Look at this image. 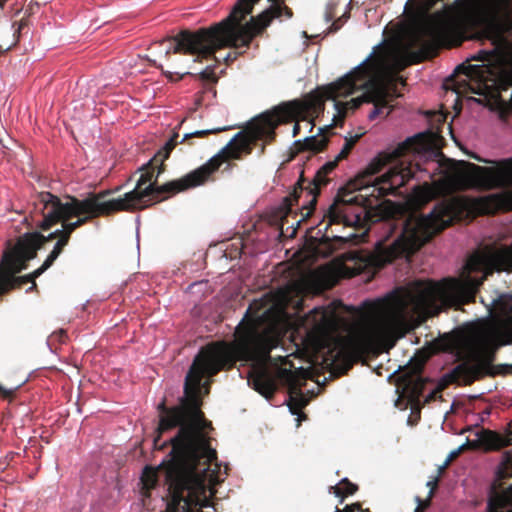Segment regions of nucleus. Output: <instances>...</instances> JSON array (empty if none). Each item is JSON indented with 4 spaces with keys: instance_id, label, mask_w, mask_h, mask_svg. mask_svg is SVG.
Masks as SVG:
<instances>
[{
    "instance_id": "nucleus-1",
    "label": "nucleus",
    "mask_w": 512,
    "mask_h": 512,
    "mask_svg": "<svg viewBox=\"0 0 512 512\" xmlns=\"http://www.w3.org/2000/svg\"><path fill=\"white\" fill-rule=\"evenodd\" d=\"M224 369V339L207 344L195 356L185 377L184 395L175 406L168 407L164 398L157 406L159 423L157 445L161 434L178 428L168 459L156 468L146 466L141 482L146 493L154 489L158 474L168 486L166 512H201L209 505L208 485L219 470L216 450L211 447L207 429L211 423L201 410L203 390L208 393V379Z\"/></svg>"
},
{
    "instance_id": "nucleus-2",
    "label": "nucleus",
    "mask_w": 512,
    "mask_h": 512,
    "mask_svg": "<svg viewBox=\"0 0 512 512\" xmlns=\"http://www.w3.org/2000/svg\"><path fill=\"white\" fill-rule=\"evenodd\" d=\"M453 26L454 19L450 14L437 12L413 21L400 43L375 45L352 70L325 87L324 98L334 102L333 122L343 118L347 110L356 109L363 103L373 104L367 115L369 120L380 115L388 116L391 112L389 99L397 95L395 86L398 82L403 84L397 72L410 63L409 50L428 46L430 42L446 36Z\"/></svg>"
},
{
    "instance_id": "nucleus-3",
    "label": "nucleus",
    "mask_w": 512,
    "mask_h": 512,
    "mask_svg": "<svg viewBox=\"0 0 512 512\" xmlns=\"http://www.w3.org/2000/svg\"><path fill=\"white\" fill-rule=\"evenodd\" d=\"M120 189L121 187H117L115 191ZM113 192L114 190H105L99 193H90L84 199L68 196V201L65 203L50 192H41L36 196L30 211V225L40 231L23 234L14 245L9 244L5 250L13 263L22 267L21 271H23L28 267V262L37 256L38 250L47 242L57 239L43 264L32 273L24 275L32 283L27 292L36 289L35 279L52 266L63 252L64 247L68 245L71 235L76 229L95 218L106 217L118 212L119 207L116 206L118 203H112L110 199L106 200V197Z\"/></svg>"
},
{
    "instance_id": "nucleus-4",
    "label": "nucleus",
    "mask_w": 512,
    "mask_h": 512,
    "mask_svg": "<svg viewBox=\"0 0 512 512\" xmlns=\"http://www.w3.org/2000/svg\"><path fill=\"white\" fill-rule=\"evenodd\" d=\"M292 290L289 287L281 288L275 293L263 296L259 301L251 304L247 310L254 320L250 330L248 344L262 352V364L254 369L248 383L255 391L269 399L277 388V383L288 386V399L286 404L292 415H295L299 425L304 414L301 409L307 405L309 399L300 391L308 371L302 366H296L290 357L271 356L269 352L278 346L279 337L290 326V315L286 311L289 304L298 307L300 300L292 301Z\"/></svg>"
},
{
    "instance_id": "nucleus-5",
    "label": "nucleus",
    "mask_w": 512,
    "mask_h": 512,
    "mask_svg": "<svg viewBox=\"0 0 512 512\" xmlns=\"http://www.w3.org/2000/svg\"><path fill=\"white\" fill-rule=\"evenodd\" d=\"M178 139V132H174L153 158L142 166L143 173L132 191L125 193L123 197L110 199L112 203H118L116 205L119 207L118 212L144 209L152 201L160 202L169 196L215 181L216 174L224 163V147L205 164L179 179L169 181L163 185H157V180L152 182L155 169H157V177L165 171L166 165L164 162L179 143Z\"/></svg>"
},
{
    "instance_id": "nucleus-6",
    "label": "nucleus",
    "mask_w": 512,
    "mask_h": 512,
    "mask_svg": "<svg viewBox=\"0 0 512 512\" xmlns=\"http://www.w3.org/2000/svg\"><path fill=\"white\" fill-rule=\"evenodd\" d=\"M482 303L492 320L470 347L469 358L453 370L455 379L465 384L490 374L494 350L512 343V293L494 291L489 302Z\"/></svg>"
},
{
    "instance_id": "nucleus-7",
    "label": "nucleus",
    "mask_w": 512,
    "mask_h": 512,
    "mask_svg": "<svg viewBox=\"0 0 512 512\" xmlns=\"http://www.w3.org/2000/svg\"><path fill=\"white\" fill-rule=\"evenodd\" d=\"M457 216L450 202L437 204L426 215L401 214L381 224V240L377 242L384 261L419 249L435 233L449 225Z\"/></svg>"
},
{
    "instance_id": "nucleus-8",
    "label": "nucleus",
    "mask_w": 512,
    "mask_h": 512,
    "mask_svg": "<svg viewBox=\"0 0 512 512\" xmlns=\"http://www.w3.org/2000/svg\"><path fill=\"white\" fill-rule=\"evenodd\" d=\"M474 158L489 166H479L466 161L449 160L443 180L449 190L497 189L512 186V157L499 161ZM486 212L512 209V190L492 194L485 198Z\"/></svg>"
},
{
    "instance_id": "nucleus-9",
    "label": "nucleus",
    "mask_w": 512,
    "mask_h": 512,
    "mask_svg": "<svg viewBox=\"0 0 512 512\" xmlns=\"http://www.w3.org/2000/svg\"><path fill=\"white\" fill-rule=\"evenodd\" d=\"M238 0L226 17V47H246L253 37L265 29L274 18L292 16L279 0H247L238 6Z\"/></svg>"
},
{
    "instance_id": "nucleus-10",
    "label": "nucleus",
    "mask_w": 512,
    "mask_h": 512,
    "mask_svg": "<svg viewBox=\"0 0 512 512\" xmlns=\"http://www.w3.org/2000/svg\"><path fill=\"white\" fill-rule=\"evenodd\" d=\"M512 271V248H489L474 252L466 261L459 278H451V306L469 302L489 273Z\"/></svg>"
},
{
    "instance_id": "nucleus-11",
    "label": "nucleus",
    "mask_w": 512,
    "mask_h": 512,
    "mask_svg": "<svg viewBox=\"0 0 512 512\" xmlns=\"http://www.w3.org/2000/svg\"><path fill=\"white\" fill-rule=\"evenodd\" d=\"M169 46L165 50V56L171 53L197 55L208 58L219 49L224 48V19L208 27L197 31L182 30L175 36L163 40Z\"/></svg>"
},
{
    "instance_id": "nucleus-12",
    "label": "nucleus",
    "mask_w": 512,
    "mask_h": 512,
    "mask_svg": "<svg viewBox=\"0 0 512 512\" xmlns=\"http://www.w3.org/2000/svg\"><path fill=\"white\" fill-rule=\"evenodd\" d=\"M462 14L472 24L496 25L512 11V0H456Z\"/></svg>"
},
{
    "instance_id": "nucleus-13",
    "label": "nucleus",
    "mask_w": 512,
    "mask_h": 512,
    "mask_svg": "<svg viewBox=\"0 0 512 512\" xmlns=\"http://www.w3.org/2000/svg\"><path fill=\"white\" fill-rule=\"evenodd\" d=\"M280 121V115L265 113L254 120L248 131L236 133L226 142V161L228 159H239L242 154L248 153L250 143L257 138L270 136Z\"/></svg>"
},
{
    "instance_id": "nucleus-14",
    "label": "nucleus",
    "mask_w": 512,
    "mask_h": 512,
    "mask_svg": "<svg viewBox=\"0 0 512 512\" xmlns=\"http://www.w3.org/2000/svg\"><path fill=\"white\" fill-rule=\"evenodd\" d=\"M498 488L494 490L487 503V512H512V448L503 454L497 472Z\"/></svg>"
},
{
    "instance_id": "nucleus-15",
    "label": "nucleus",
    "mask_w": 512,
    "mask_h": 512,
    "mask_svg": "<svg viewBox=\"0 0 512 512\" xmlns=\"http://www.w3.org/2000/svg\"><path fill=\"white\" fill-rule=\"evenodd\" d=\"M299 322L308 334L318 337L326 336L338 327L335 310L329 306L312 308Z\"/></svg>"
},
{
    "instance_id": "nucleus-16",
    "label": "nucleus",
    "mask_w": 512,
    "mask_h": 512,
    "mask_svg": "<svg viewBox=\"0 0 512 512\" xmlns=\"http://www.w3.org/2000/svg\"><path fill=\"white\" fill-rule=\"evenodd\" d=\"M415 177L411 166L406 161H400L391 166L381 177L375 180L372 185L373 191L379 196L393 194L399 187L403 186L410 178ZM374 195V192H372Z\"/></svg>"
},
{
    "instance_id": "nucleus-17",
    "label": "nucleus",
    "mask_w": 512,
    "mask_h": 512,
    "mask_svg": "<svg viewBox=\"0 0 512 512\" xmlns=\"http://www.w3.org/2000/svg\"><path fill=\"white\" fill-rule=\"evenodd\" d=\"M352 199L346 201L336 199L329 207L325 217L329 219V224L343 223L345 226L360 227L364 222L363 209L355 207Z\"/></svg>"
},
{
    "instance_id": "nucleus-18",
    "label": "nucleus",
    "mask_w": 512,
    "mask_h": 512,
    "mask_svg": "<svg viewBox=\"0 0 512 512\" xmlns=\"http://www.w3.org/2000/svg\"><path fill=\"white\" fill-rule=\"evenodd\" d=\"M21 268L16 266L5 251L0 261V297L15 289H20L23 285L30 283L28 277L18 276Z\"/></svg>"
},
{
    "instance_id": "nucleus-19",
    "label": "nucleus",
    "mask_w": 512,
    "mask_h": 512,
    "mask_svg": "<svg viewBox=\"0 0 512 512\" xmlns=\"http://www.w3.org/2000/svg\"><path fill=\"white\" fill-rule=\"evenodd\" d=\"M511 438L509 436H503L496 432L480 429L474 433V438L467 440L468 448H482L486 451L496 450L510 444Z\"/></svg>"
},
{
    "instance_id": "nucleus-20",
    "label": "nucleus",
    "mask_w": 512,
    "mask_h": 512,
    "mask_svg": "<svg viewBox=\"0 0 512 512\" xmlns=\"http://www.w3.org/2000/svg\"><path fill=\"white\" fill-rule=\"evenodd\" d=\"M423 134H417L412 138H407L403 143H401L394 151L393 155L395 157L405 155L408 152L414 154H420L422 150L425 149L426 144L424 143Z\"/></svg>"
},
{
    "instance_id": "nucleus-21",
    "label": "nucleus",
    "mask_w": 512,
    "mask_h": 512,
    "mask_svg": "<svg viewBox=\"0 0 512 512\" xmlns=\"http://www.w3.org/2000/svg\"><path fill=\"white\" fill-rule=\"evenodd\" d=\"M338 161H336V158L333 161H329L325 163L322 168L316 173L313 182L309 185V193L312 195H316L318 193V187L322 184L326 183V174L330 173L336 166ZM315 202V197L312 200Z\"/></svg>"
},
{
    "instance_id": "nucleus-22",
    "label": "nucleus",
    "mask_w": 512,
    "mask_h": 512,
    "mask_svg": "<svg viewBox=\"0 0 512 512\" xmlns=\"http://www.w3.org/2000/svg\"><path fill=\"white\" fill-rule=\"evenodd\" d=\"M330 125L319 127L316 135H309L303 139V148L309 149L313 152L320 151L327 143V137L321 133Z\"/></svg>"
},
{
    "instance_id": "nucleus-23",
    "label": "nucleus",
    "mask_w": 512,
    "mask_h": 512,
    "mask_svg": "<svg viewBox=\"0 0 512 512\" xmlns=\"http://www.w3.org/2000/svg\"><path fill=\"white\" fill-rule=\"evenodd\" d=\"M356 491V486L347 481V478L340 480L335 486L330 487V493L340 498V502L348 495H352Z\"/></svg>"
},
{
    "instance_id": "nucleus-24",
    "label": "nucleus",
    "mask_w": 512,
    "mask_h": 512,
    "mask_svg": "<svg viewBox=\"0 0 512 512\" xmlns=\"http://www.w3.org/2000/svg\"><path fill=\"white\" fill-rule=\"evenodd\" d=\"M433 197V191L430 187H417L413 191V199L416 204H422Z\"/></svg>"
},
{
    "instance_id": "nucleus-25",
    "label": "nucleus",
    "mask_w": 512,
    "mask_h": 512,
    "mask_svg": "<svg viewBox=\"0 0 512 512\" xmlns=\"http://www.w3.org/2000/svg\"><path fill=\"white\" fill-rule=\"evenodd\" d=\"M224 73V69H220L217 73L214 68L207 67L199 75L200 78L208 83L214 84L218 81L219 76Z\"/></svg>"
},
{
    "instance_id": "nucleus-26",
    "label": "nucleus",
    "mask_w": 512,
    "mask_h": 512,
    "mask_svg": "<svg viewBox=\"0 0 512 512\" xmlns=\"http://www.w3.org/2000/svg\"><path fill=\"white\" fill-rule=\"evenodd\" d=\"M222 131H224V127L198 130V131H195L192 133L185 134L180 142L183 143V142L188 141L189 139L194 138V137H205L207 135L220 133Z\"/></svg>"
},
{
    "instance_id": "nucleus-27",
    "label": "nucleus",
    "mask_w": 512,
    "mask_h": 512,
    "mask_svg": "<svg viewBox=\"0 0 512 512\" xmlns=\"http://www.w3.org/2000/svg\"><path fill=\"white\" fill-rule=\"evenodd\" d=\"M153 65H154L155 67H157V68L161 69L162 73L166 76V78H167L169 81H178V80L183 79V77H184L185 75L190 74L189 72H183V73L175 72V73H172V72H170V71H164L163 66H162V65H157L155 61L153 62Z\"/></svg>"
},
{
    "instance_id": "nucleus-28",
    "label": "nucleus",
    "mask_w": 512,
    "mask_h": 512,
    "mask_svg": "<svg viewBox=\"0 0 512 512\" xmlns=\"http://www.w3.org/2000/svg\"><path fill=\"white\" fill-rule=\"evenodd\" d=\"M412 387V394L414 397H419L422 393L423 386L425 384L424 380L420 376H415L411 379Z\"/></svg>"
},
{
    "instance_id": "nucleus-29",
    "label": "nucleus",
    "mask_w": 512,
    "mask_h": 512,
    "mask_svg": "<svg viewBox=\"0 0 512 512\" xmlns=\"http://www.w3.org/2000/svg\"><path fill=\"white\" fill-rule=\"evenodd\" d=\"M466 447L468 448V444H466V442H465V443H463L462 445H460L458 448H456V449L452 450V451L449 453V455L447 456V458H446V460L444 461V463H443V465H442V467H441V468L446 467V466L449 464V462H450L453 458H455V457H456V456H457V455H458L462 450H464Z\"/></svg>"
},
{
    "instance_id": "nucleus-30",
    "label": "nucleus",
    "mask_w": 512,
    "mask_h": 512,
    "mask_svg": "<svg viewBox=\"0 0 512 512\" xmlns=\"http://www.w3.org/2000/svg\"><path fill=\"white\" fill-rule=\"evenodd\" d=\"M304 126L305 128H308L309 131L312 130L313 124L310 120L303 119L302 121H298L293 126V136H295L298 131Z\"/></svg>"
},
{
    "instance_id": "nucleus-31",
    "label": "nucleus",
    "mask_w": 512,
    "mask_h": 512,
    "mask_svg": "<svg viewBox=\"0 0 512 512\" xmlns=\"http://www.w3.org/2000/svg\"><path fill=\"white\" fill-rule=\"evenodd\" d=\"M364 234H365L364 231L361 232V234H358V233H355V232H350V233H347V234H344V235H341V236H337V238L339 240H342L343 242H352L356 238L363 237Z\"/></svg>"
},
{
    "instance_id": "nucleus-32",
    "label": "nucleus",
    "mask_w": 512,
    "mask_h": 512,
    "mask_svg": "<svg viewBox=\"0 0 512 512\" xmlns=\"http://www.w3.org/2000/svg\"><path fill=\"white\" fill-rule=\"evenodd\" d=\"M351 148H352V146L345 142L343 148L336 155V161H339V160L345 158L348 155V153L351 150Z\"/></svg>"
},
{
    "instance_id": "nucleus-33",
    "label": "nucleus",
    "mask_w": 512,
    "mask_h": 512,
    "mask_svg": "<svg viewBox=\"0 0 512 512\" xmlns=\"http://www.w3.org/2000/svg\"><path fill=\"white\" fill-rule=\"evenodd\" d=\"M362 135H363V133H359V134H350L349 133L344 137V139H345L346 143L353 146Z\"/></svg>"
},
{
    "instance_id": "nucleus-34",
    "label": "nucleus",
    "mask_w": 512,
    "mask_h": 512,
    "mask_svg": "<svg viewBox=\"0 0 512 512\" xmlns=\"http://www.w3.org/2000/svg\"><path fill=\"white\" fill-rule=\"evenodd\" d=\"M13 393H14V390H7V389H5L4 387H2V386L0 385V395H1L2 397H4V398H8V397L12 396V395H13Z\"/></svg>"
},
{
    "instance_id": "nucleus-35",
    "label": "nucleus",
    "mask_w": 512,
    "mask_h": 512,
    "mask_svg": "<svg viewBox=\"0 0 512 512\" xmlns=\"http://www.w3.org/2000/svg\"><path fill=\"white\" fill-rule=\"evenodd\" d=\"M239 53L240 52H236L234 54L226 53V56H225L226 62H228L229 60L235 59Z\"/></svg>"
},
{
    "instance_id": "nucleus-36",
    "label": "nucleus",
    "mask_w": 512,
    "mask_h": 512,
    "mask_svg": "<svg viewBox=\"0 0 512 512\" xmlns=\"http://www.w3.org/2000/svg\"><path fill=\"white\" fill-rule=\"evenodd\" d=\"M347 509H348V512H356V511L360 512V508L358 506H352Z\"/></svg>"
},
{
    "instance_id": "nucleus-37",
    "label": "nucleus",
    "mask_w": 512,
    "mask_h": 512,
    "mask_svg": "<svg viewBox=\"0 0 512 512\" xmlns=\"http://www.w3.org/2000/svg\"><path fill=\"white\" fill-rule=\"evenodd\" d=\"M225 349H226V356H227L228 355V350H229V347H228L227 343H226Z\"/></svg>"
},
{
    "instance_id": "nucleus-38",
    "label": "nucleus",
    "mask_w": 512,
    "mask_h": 512,
    "mask_svg": "<svg viewBox=\"0 0 512 512\" xmlns=\"http://www.w3.org/2000/svg\"><path fill=\"white\" fill-rule=\"evenodd\" d=\"M472 100L477 102V103H480V100H478L477 98H472Z\"/></svg>"
},
{
    "instance_id": "nucleus-39",
    "label": "nucleus",
    "mask_w": 512,
    "mask_h": 512,
    "mask_svg": "<svg viewBox=\"0 0 512 512\" xmlns=\"http://www.w3.org/2000/svg\"><path fill=\"white\" fill-rule=\"evenodd\" d=\"M335 512H341V510L338 507H336Z\"/></svg>"
}]
</instances>
